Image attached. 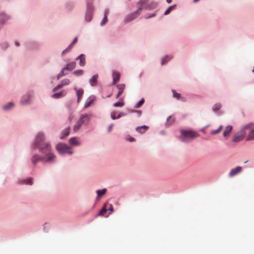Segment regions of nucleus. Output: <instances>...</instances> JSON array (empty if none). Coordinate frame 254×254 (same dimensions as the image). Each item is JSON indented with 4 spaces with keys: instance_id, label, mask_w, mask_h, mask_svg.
<instances>
[{
    "instance_id": "obj_27",
    "label": "nucleus",
    "mask_w": 254,
    "mask_h": 254,
    "mask_svg": "<svg viewBox=\"0 0 254 254\" xmlns=\"http://www.w3.org/2000/svg\"><path fill=\"white\" fill-rule=\"evenodd\" d=\"M222 128V126L221 125L219 126V127L217 129L211 130L210 132V134L212 135L218 134V133L220 132V131H221Z\"/></svg>"
},
{
    "instance_id": "obj_30",
    "label": "nucleus",
    "mask_w": 254,
    "mask_h": 254,
    "mask_svg": "<svg viewBox=\"0 0 254 254\" xmlns=\"http://www.w3.org/2000/svg\"><path fill=\"white\" fill-rule=\"evenodd\" d=\"M175 121V118L172 116H169L167 119V123L169 125L172 124Z\"/></svg>"
},
{
    "instance_id": "obj_31",
    "label": "nucleus",
    "mask_w": 254,
    "mask_h": 254,
    "mask_svg": "<svg viewBox=\"0 0 254 254\" xmlns=\"http://www.w3.org/2000/svg\"><path fill=\"white\" fill-rule=\"evenodd\" d=\"M23 183L22 184H26V185H32L33 184V182H32V178H29V179H26V180H24L23 181Z\"/></svg>"
},
{
    "instance_id": "obj_12",
    "label": "nucleus",
    "mask_w": 254,
    "mask_h": 254,
    "mask_svg": "<svg viewBox=\"0 0 254 254\" xmlns=\"http://www.w3.org/2000/svg\"><path fill=\"white\" fill-rule=\"evenodd\" d=\"M75 60H79V65L81 66H83L85 64V56L84 54H81L77 58L75 59Z\"/></svg>"
},
{
    "instance_id": "obj_33",
    "label": "nucleus",
    "mask_w": 254,
    "mask_h": 254,
    "mask_svg": "<svg viewBox=\"0 0 254 254\" xmlns=\"http://www.w3.org/2000/svg\"><path fill=\"white\" fill-rule=\"evenodd\" d=\"M73 73L77 76L81 75L83 73V70L82 69L76 70L74 71Z\"/></svg>"
},
{
    "instance_id": "obj_22",
    "label": "nucleus",
    "mask_w": 254,
    "mask_h": 254,
    "mask_svg": "<svg viewBox=\"0 0 254 254\" xmlns=\"http://www.w3.org/2000/svg\"><path fill=\"white\" fill-rule=\"evenodd\" d=\"M65 94V92H64V91H61L58 93H56L52 95V97L53 98L58 99L61 97H64Z\"/></svg>"
},
{
    "instance_id": "obj_2",
    "label": "nucleus",
    "mask_w": 254,
    "mask_h": 254,
    "mask_svg": "<svg viewBox=\"0 0 254 254\" xmlns=\"http://www.w3.org/2000/svg\"><path fill=\"white\" fill-rule=\"evenodd\" d=\"M181 135L179 139L183 142H187L198 137L199 134L195 131L185 129L180 130Z\"/></svg>"
},
{
    "instance_id": "obj_40",
    "label": "nucleus",
    "mask_w": 254,
    "mask_h": 254,
    "mask_svg": "<svg viewBox=\"0 0 254 254\" xmlns=\"http://www.w3.org/2000/svg\"><path fill=\"white\" fill-rule=\"evenodd\" d=\"M63 87V85L62 84H61V83H60V84H59L57 86H56L55 88H54V89H53V92H55L57 90L61 88L62 87Z\"/></svg>"
},
{
    "instance_id": "obj_34",
    "label": "nucleus",
    "mask_w": 254,
    "mask_h": 254,
    "mask_svg": "<svg viewBox=\"0 0 254 254\" xmlns=\"http://www.w3.org/2000/svg\"><path fill=\"white\" fill-rule=\"evenodd\" d=\"M172 92L173 94V96L175 98H176L178 99H180L181 98V94L179 93H177L175 90H173Z\"/></svg>"
},
{
    "instance_id": "obj_19",
    "label": "nucleus",
    "mask_w": 254,
    "mask_h": 254,
    "mask_svg": "<svg viewBox=\"0 0 254 254\" xmlns=\"http://www.w3.org/2000/svg\"><path fill=\"white\" fill-rule=\"evenodd\" d=\"M8 19L9 17L5 13L3 12L0 13V24H3Z\"/></svg>"
},
{
    "instance_id": "obj_10",
    "label": "nucleus",
    "mask_w": 254,
    "mask_h": 254,
    "mask_svg": "<svg viewBox=\"0 0 254 254\" xmlns=\"http://www.w3.org/2000/svg\"><path fill=\"white\" fill-rule=\"evenodd\" d=\"M242 171V167L241 166H237L234 168L232 169L229 173V176L230 177H232L234 176L237 175V174H239L240 172H241Z\"/></svg>"
},
{
    "instance_id": "obj_37",
    "label": "nucleus",
    "mask_w": 254,
    "mask_h": 254,
    "mask_svg": "<svg viewBox=\"0 0 254 254\" xmlns=\"http://www.w3.org/2000/svg\"><path fill=\"white\" fill-rule=\"evenodd\" d=\"M124 115L125 114H123V113H121L119 115H118V116L117 117L116 116V114L114 113H112V119H115L119 118L121 117L124 116Z\"/></svg>"
},
{
    "instance_id": "obj_42",
    "label": "nucleus",
    "mask_w": 254,
    "mask_h": 254,
    "mask_svg": "<svg viewBox=\"0 0 254 254\" xmlns=\"http://www.w3.org/2000/svg\"><path fill=\"white\" fill-rule=\"evenodd\" d=\"M168 58V56H167L165 57L164 58L162 59V62H161V64H164L167 61V59Z\"/></svg>"
},
{
    "instance_id": "obj_11",
    "label": "nucleus",
    "mask_w": 254,
    "mask_h": 254,
    "mask_svg": "<svg viewBox=\"0 0 254 254\" xmlns=\"http://www.w3.org/2000/svg\"><path fill=\"white\" fill-rule=\"evenodd\" d=\"M96 100L95 96L92 95L90 96L86 101L84 107L85 108H88L89 107L92 105Z\"/></svg>"
},
{
    "instance_id": "obj_35",
    "label": "nucleus",
    "mask_w": 254,
    "mask_h": 254,
    "mask_svg": "<svg viewBox=\"0 0 254 254\" xmlns=\"http://www.w3.org/2000/svg\"><path fill=\"white\" fill-rule=\"evenodd\" d=\"M63 86L64 85H68L70 83V80L68 79H63L61 82Z\"/></svg>"
},
{
    "instance_id": "obj_44",
    "label": "nucleus",
    "mask_w": 254,
    "mask_h": 254,
    "mask_svg": "<svg viewBox=\"0 0 254 254\" xmlns=\"http://www.w3.org/2000/svg\"><path fill=\"white\" fill-rule=\"evenodd\" d=\"M69 50H68V48H66V49H65L62 52V55H64V54H66V53L68 52Z\"/></svg>"
},
{
    "instance_id": "obj_26",
    "label": "nucleus",
    "mask_w": 254,
    "mask_h": 254,
    "mask_svg": "<svg viewBox=\"0 0 254 254\" xmlns=\"http://www.w3.org/2000/svg\"><path fill=\"white\" fill-rule=\"evenodd\" d=\"M69 127H67L66 128H65L63 132V136L61 137V139H64V138L65 137H66V136H67L69 134Z\"/></svg>"
},
{
    "instance_id": "obj_6",
    "label": "nucleus",
    "mask_w": 254,
    "mask_h": 254,
    "mask_svg": "<svg viewBox=\"0 0 254 254\" xmlns=\"http://www.w3.org/2000/svg\"><path fill=\"white\" fill-rule=\"evenodd\" d=\"M89 119V116L88 115H82L81 118L77 121L76 124L73 126V129L74 131H77L82 126L84 122L88 121Z\"/></svg>"
},
{
    "instance_id": "obj_4",
    "label": "nucleus",
    "mask_w": 254,
    "mask_h": 254,
    "mask_svg": "<svg viewBox=\"0 0 254 254\" xmlns=\"http://www.w3.org/2000/svg\"><path fill=\"white\" fill-rule=\"evenodd\" d=\"M254 124L253 123H249L244 126V129L247 131V133L249 132L246 135V140H254V127L253 126Z\"/></svg>"
},
{
    "instance_id": "obj_20",
    "label": "nucleus",
    "mask_w": 254,
    "mask_h": 254,
    "mask_svg": "<svg viewBox=\"0 0 254 254\" xmlns=\"http://www.w3.org/2000/svg\"><path fill=\"white\" fill-rule=\"evenodd\" d=\"M76 66V63L74 62H70L67 64L65 67V69L72 70Z\"/></svg>"
},
{
    "instance_id": "obj_21",
    "label": "nucleus",
    "mask_w": 254,
    "mask_h": 254,
    "mask_svg": "<svg viewBox=\"0 0 254 254\" xmlns=\"http://www.w3.org/2000/svg\"><path fill=\"white\" fill-rule=\"evenodd\" d=\"M113 75L114 83L116 84L119 81L120 78L121 74L119 72L115 71L114 72Z\"/></svg>"
},
{
    "instance_id": "obj_25",
    "label": "nucleus",
    "mask_w": 254,
    "mask_h": 254,
    "mask_svg": "<svg viewBox=\"0 0 254 254\" xmlns=\"http://www.w3.org/2000/svg\"><path fill=\"white\" fill-rule=\"evenodd\" d=\"M124 106V99L123 98L120 99L119 102L114 104V106L115 107H121Z\"/></svg>"
},
{
    "instance_id": "obj_48",
    "label": "nucleus",
    "mask_w": 254,
    "mask_h": 254,
    "mask_svg": "<svg viewBox=\"0 0 254 254\" xmlns=\"http://www.w3.org/2000/svg\"><path fill=\"white\" fill-rule=\"evenodd\" d=\"M166 1L168 3H170L171 2L172 0H166Z\"/></svg>"
},
{
    "instance_id": "obj_39",
    "label": "nucleus",
    "mask_w": 254,
    "mask_h": 254,
    "mask_svg": "<svg viewBox=\"0 0 254 254\" xmlns=\"http://www.w3.org/2000/svg\"><path fill=\"white\" fill-rule=\"evenodd\" d=\"M107 16L105 14L104 18L101 22L100 25L101 26L104 25L106 24V23L107 22Z\"/></svg>"
},
{
    "instance_id": "obj_8",
    "label": "nucleus",
    "mask_w": 254,
    "mask_h": 254,
    "mask_svg": "<svg viewBox=\"0 0 254 254\" xmlns=\"http://www.w3.org/2000/svg\"><path fill=\"white\" fill-rule=\"evenodd\" d=\"M141 10V7L138 8V9L135 12L127 15L125 18V21L126 22H128L133 20L140 14Z\"/></svg>"
},
{
    "instance_id": "obj_49",
    "label": "nucleus",
    "mask_w": 254,
    "mask_h": 254,
    "mask_svg": "<svg viewBox=\"0 0 254 254\" xmlns=\"http://www.w3.org/2000/svg\"><path fill=\"white\" fill-rule=\"evenodd\" d=\"M72 119V117H69L68 118V120H69V121H71Z\"/></svg>"
},
{
    "instance_id": "obj_1",
    "label": "nucleus",
    "mask_w": 254,
    "mask_h": 254,
    "mask_svg": "<svg viewBox=\"0 0 254 254\" xmlns=\"http://www.w3.org/2000/svg\"><path fill=\"white\" fill-rule=\"evenodd\" d=\"M44 138L43 133H38L36 137L35 145L38 148L40 152L45 154L48 158V154H52L51 153V146L48 142H43Z\"/></svg>"
},
{
    "instance_id": "obj_16",
    "label": "nucleus",
    "mask_w": 254,
    "mask_h": 254,
    "mask_svg": "<svg viewBox=\"0 0 254 254\" xmlns=\"http://www.w3.org/2000/svg\"><path fill=\"white\" fill-rule=\"evenodd\" d=\"M74 90H76V95L77 96V102H79L83 94L84 91L82 88L77 89L76 87L74 88Z\"/></svg>"
},
{
    "instance_id": "obj_5",
    "label": "nucleus",
    "mask_w": 254,
    "mask_h": 254,
    "mask_svg": "<svg viewBox=\"0 0 254 254\" xmlns=\"http://www.w3.org/2000/svg\"><path fill=\"white\" fill-rule=\"evenodd\" d=\"M247 131L244 129V126L241 130L235 133L233 137V141L238 142L243 140L245 137H246Z\"/></svg>"
},
{
    "instance_id": "obj_13",
    "label": "nucleus",
    "mask_w": 254,
    "mask_h": 254,
    "mask_svg": "<svg viewBox=\"0 0 254 254\" xmlns=\"http://www.w3.org/2000/svg\"><path fill=\"white\" fill-rule=\"evenodd\" d=\"M107 190L103 189L102 190H98L96 191L97 197L96 200H99L101 197H102L106 193Z\"/></svg>"
},
{
    "instance_id": "obj_23",
    "label": "nucleus",
    "mask_w": 254,
    "mask_h": 254,
    "mask_svg": "<svg viewBox=\"0 0 254 254\" xmlns=\"http://www.w3.org/2000/svg\"><path fill=\"white\" fill-rule=\"evenodd\" d=\"M69 143L73 145H78L80 144L79 142L76 140L75 137L71 138L69 140Z\"/></svg>"
},
{
    "instance_id": "obj_46",
    "label": "nucleus",
    "mask_w": 254,
    "mask_h": 254,
    "mask_svg": "<svg viewBox=\"0 0 254 254\" xmlns=\"http://www.w3.org/2000/svg\"><path fill=\"white\" fill-rule=\"evenodd\" d=\"M77 41V37H75V38L73 39V41H72V44H74L75 43H76Z\"/></svg>"
},
{
    "instance_id": "obj_36",
    "label": "nucleus",
    "mask_w": 254,
    "mask_h": 254,
    "mask_svg": "<svg viewBox=\"0 0 254 254\" xmlns=\"http://www.w3.org/2000/svg\"><path fill=\"white\" fill-rule=\"evenodd\" d=\"M175 6V5H172L170 6L164 12V15H167L173 9V8Z\"/></svg>"
},
{
    "instance_id": "obj_45",
    "label": "nucleus",
    "mask_w": 254,
    "mask_h": 254,
    "mask_svg": "<svg viewBox=\"0 0 254 254\" xmlns=\"http://www.w3.org/2000/svg\"><path fill=\"white\" fill-rule=\"evenodd\" d=\"M73 44H72V43L68 46V47H67V48L69 50H70L73 46Z\"/></svg>"
},
{
    "instance_id": "obj_3",
    "label": "nucleus",
    "mask_w": 254,
    "mask_h": 254,
    "mask_svg": "<svg viewBox=\"0 0 254 254\" xmlns=\"http://www.w3.org/2000/svg\"><path fill=\"white\" fill-rule=\"evenodd\" d=\"M48 157L46 158L43 157H40L38 155L35 154L31 158V161L33 165H36V163L39 161H42L43 163L52 162L55 160L56 156L53 154H48Z\"/></svg>"
},
{
    "instance_id": "obj_51",
    "label": "nucleus",
    "mask_w": 254,
    "mask_h": 254,
    "mask_svg": "<svg viewBox=\"0 0 254 254\" xmlns=\"http://www.w3.org/2000/svg\"><path fill=\"white\" fill-rule=\"evenodd\" d=\"M15 44H16L17 46H18V45H19L18 44H17V43H15Z\"/></svg>"
},
{
    "instance_id": "obj_9",
    "label": "nucleus",
    "mask_w": 254,
    "mask_h": 254,
    "mask_svg": "<svg viewBox=\"0 0 254 254\" xmlns=\"http://www.w3.org/2000/svg\"><path fill=\"white\" fill-rule=\"evenodd\" d=\"M110 214H111V207L106 208L105 205L100 211L98 215L107 217H108Z\"/></svg>"
},
{
    "instance_id": "obj_24",
    "label": "nucleus",
    "mask_w": 254,
    "mask_h": 254,
    "mask_svg": "<svg viewBox=\"0 0 254 254\" xmlns=\"http://www.w3.org/2000/svg\"><path fill=\"white\" fill-rule=\"evenodd\" d=\"M29 100H30V98L28 96H26V97L24 96L22 97V98L21 99V103L22 105H26V104H29L30 102Z\"/></svg>"
},
{
    "instance_id": "obj_14",
    "label": "nucleus",
    "mask_w": 254,
    "mask_h": 254,
    "mask_svg": "<svg viewBox=\"0 0 254 254\" xmlns=\"http://www.w3.org/2000/svg\"><path fill=\"white\" fill-rule=\"evenodd\" d=\"M233 127L232 126H227L223 133V135L224 137H228L230 135V133L232 131Z\"/></svg>"
},
{
    "instance_id": "obj_41",
    "label": "nucleus",
    "mask_w": 254,
    "mask_h": 254,
    "mask_svg": "<svg viewBox=\"0 0 254 254\" xmlns=\"http://www.w3.org/2000/svg\"><path fill=\"white\" fill-rule=\"evenodd\" d=\"M127 140H128L129 142H133L134 141V138L129 135H128L126 137Z\"/></svg>"
},
{
    "instance_id": "obj_17",
    "label": "nucleus",
    "mask_w": 254,
    "mask_h": 254,
    "mask_svg": "<svg viewBox=\"0 0 254 254\" xmlns=\"http://www.w3.org/2000/svg\"><path fill=\"white\" fill-rule=\"evenodd\" d=\"M98 78V75L96 74L89 79V83L91 86H94L97 84Z\"/></svg>"
},
{
    "instance_id": "obj_38",
    "label": "nucleus",
    "mask_w": 254,
    "mask_h": 254,
    "mask_svg": "<svg viewBox=\"0 0 254 254\" xmlns=\"http://www.w3.org/2000/svg\"><path fill=\"white\" fill-rule=\"evenodd\" d=\"M144 100L143 98H142L139 101V102L136 104V105L135 106V107L137 108H139L141 106H142V105L144 103Z\"/></svg>"
},
{
    "instance_id": "obj_15",
    "label": "nucleus",
    "mask_w": 254,
    "mask_h": 254,
    "mask_svg": "<svg viewBox=\"0 0 254 254\" xmlns=\"http://www.w3.org/2000/svg\"><path fill=\"white\" fill-rule=\"evenodd\" d=\"M125 87L126 85L125 84H120L117 86V87L119 90L118 93L116 96L117 98H118L123 93Z\"/></svg>"
},
{
    "instance_id": "obj_50",
    "label": "nucleus",
    "mask_w": 254,
    "mask_h": 254,
    "mask_svg": "<svg viewBox=\"0 0 254 254\" xmlns=\"http://www.w3.org/2000/svg\"><path fill=\"white\" fill-rule=\"evenodd\" d=\"M199 0H193V2H196L198 1Z\"/></svg>"
},
{
    "instance_id": "obj_29",
    "label": "nucleus",
    "mask_w": 254,
    "mask_h": 254,
    "mask_svg": "<svg viewBox=\"0 0 254 254\" xmlns=\"http://www.w3.org/2000/svg\"><path fill=\"white\" fill-rule=\"evenodd\" d=\"M13 106H14L13 103L12 102H9L8 104H7L6 105H4L3 107V109L4 110H8V109L11 108L12 107H13Z\"/></svg>"
},
{
    "instance_id": "obj_32",
    "label": "nucleus",
    "mask_w": 254,
    "mask_h": 254,
    "mask_svg": "<svg viewBox=\"0 0 254 254\" xmlns=\"http://www.w3.org/2000/svg\"><path fill=\"white\" fill-rule=\"evenodd\" d=\"M65 68H63L61 71L57 75V79H60V78H61L62 77H63V76H64V75L66 74V73H64V70H65Z\"/></svg>"
},
{
    "instance_id": "obj_18",
    "label": "nucleus",
    "mask_w": 254,
    "mask_h": 254,
    "mask_svg": "<svg viewBox=\"0 0 254 254\" xmlns=\"http://www.w3.org/2000/svg\"><path fill=\"white\" fill-rule=\"evenodd\" d=\"M148 126L144 125L136 127L135 130L139 133H143L148 129Z\"/></svg>"
},
{
    "instance_id": "obj_47",
    "label": "nucleus",
    "mask_w": 254,
    "mask_h": 254,
    "mask_svg": "<svg viewBox=\"0 0 254 254\" xmlns=\"http://www.w3.org/2000/svg\"><path fill=\"white\" fill-rule=\"evenodd\" d=\"M111 96V94H109V95H106L105 96V95L104 94V93H103V94H102V97L103 98H105V97H110Z\"/></svg>"
},
{
    "instance_id": "obj_28",
    "label": "nucleus",
    "mask_w": 254,
    "mask_h": 254,
    "mask_svg": "<svg viewBox=\"0 0 254 254\" xmlns=\"http://www.w3.org/2000/svg\"><path fill=\"white\" fill-rule=\"evenodd\" d=\"M221 107V105L220 103H218L214 105V106L212 107L213 110L214 112L218 111Z\"/></svg>"
},
{
    "instance_id": "obj_43",
    "label": "nucleus",
    "mask_w": 254,
    "mask_h": 254,
    "mask_svg": "<svg viewBox=\"0 0 254 254\" xmlns=\"http://www.w3.org/2000/svg\"><path fill=\"white\" fill-rule=\"evenodd\" d=\"M155 15H156V13H155V12H154V13H153V14H152V15H149V16H146L145 17V18H146V19L150 18H151V17H153L155 16Z\"/></svg>"
},
{
    "instance_id": "obj_7",
    "label": "nucleus",
    "mask_w": 254,
    "mask_h": 254,
    "mask_svg": "<svg viewBox=\"0 0 254 254\" xmlns=\"http://www.w3.org/2000/svg\"><path fill=\"white\" fill-rule=\"evenodd\" d=\"M57 150L61 154L68 153L71 154L72 152L68 150L69 147L64 143H59L56 146Z\"/></svg>"
}]
</instances>
